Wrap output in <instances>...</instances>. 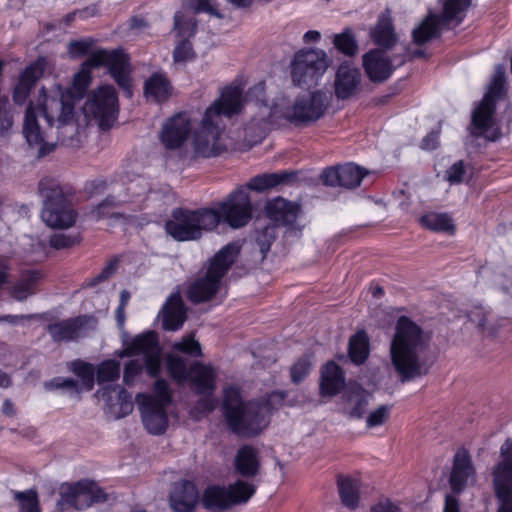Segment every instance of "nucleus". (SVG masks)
I'll use <instances>...</instances> for the list:
<instances>
[{
    "instance_id": "8fccbe9b",
    "label": "nucleus",
    "mask_w": 512,
    "mask_h": 512,
    "mask_svg": "<svg viewBox=\"0 0 512 512\" xmlns=\"http://www.w3.org/2000/svg\"><path fill=\"white\" fill-rule=\"evenodd\" d=\"M15 499L19 503V512H41L37 494L33 490L15 493Z\"/></svg>"
},
{
    "instance_id": "bf43d9fd",
    "label": "nucleus",
    "mask_w": 512,
    "mask_h": 512,
    "mask_svg": "<svg viewBox=\"0 0 512 512\" xmlns=\"http://www.w3.org/2000/svg\"><path fill=\"white\" fill-rule=\"evenodd\" d=\"M465 174V168L462 161L455 162L445 174V179L451 184H458L462 182Z\"/></svg>"
},
{
    "instance_id": "a18cd8bd",
    "label": "nucleus",
    "mask_w": 512,
    "mask_h": 512,
    "mask_svg": "<svg viewBox=\"0 0 512 512\" xmlns=\"http://www.w3.org/2000/svg\"><path fill=\"white\" fill-rule=\"evenodd\" d=\"M287 178L288 174L286 173L262 174L252 178L247 184L246 189L262 192L284 183Z\"/></svg>"
},
{
    "instance_id": "680f3d73",
    "label": "nucleus",
    "mask_w": 512,
    "mask_h": 512,
    "mask_svg": "<svg viewBox=\"0 0 512 512\" xmlns=\"http://www.w3.org/2000/svg\"><path fill=\"white\" fill-rule=\"evenodd\" d=\"M79 242V236H68L65 234H55L50 239V245L56 249L71 247Z\"/></svg>"
},
{
    "instance_id": "f03ea898",
    "label": "nucleus",
    "mask_w": 512,
    "mask_h": 512,
    "mask_svg": "<svg viewBox=\"0 0 512 512\" xmlns=\"http://www.w3.org/2000/svg\"><path fill=\"white\" fill-rule=\"evenodd\" d=\"M326 104L327 96L321 91L297 94L294 89H288L267 98L264 83H258L247 94V106L251 112L257 113L245 128L247 136H250L248 141L261 139L268 123L282 119L294 123L314 121L324 113Z\"/></svg>"
},
{
    "instance_id": "79ce46f5",
    "label": "nucleus",
    "mask_w": 512,
    "mask_h": 512,
    "mask_svg": "<svg viewBox=\"0 0 512 512\" xmlns=\"http://www.w3.org/2000/svg\"><path fill=\"white\" fill-rule=\"evenodd\" d=\"M338 489L342 503L348 508H354L359 498V482L349 477L338 479Z\"/></svg>"
},
{
    "instance_id": "338daca9",
    "label": "nucleus",
    "mask_w": 512,
    "mask_h": 512,
    "mask_svg": "<svg viewBox=\"0 0 512 512\" xmlns=\"http://www.w3.org/2000/svg\"><path fill=\"white\" fill-rule=\"evenodd\" d=\"M443 512H460L458 500L453 496L447 495Z\"/></svg>"
},
{
    "instance_id": "9d476101",
    "label": "nucleus",
    "mask_w": 512,
    "mask_h": 512,
    "mask_svg": "<svg viewBox=\"0 0 512 512\" xmlns=\"http://www.w3.org/2000/svg\"><path fill=\"white\" fill-rule=\"evenodd\" d=\"M166 365L174 381L188 382L198 394L210 395L216 387V371L210 365L196 362L187 369L184 359L172 354L166 356Z\"/></svg>"
},
{
    "instance_id": "f257e3e1",
    "label": "nucleus",
    "mask_w": 512,
    "mask_h": 512,
    "mask_svg": "<svg viewBox=\"0 0 512 512\" xmlns=\"http://www.w3.org/2000/svg\"><path fill=\"white\" fill-rule=\"evenodd\" d=\"M99 66H107L118 86L128 97L132 96L131 70L127 55L119 50H97L82 64L73 78L70 90L66 93L59 85L50 90H39L38 103L49 123H73L74 102L81 99L86 92L91 82V69Z\"/></svg>"
},
{
    "instance_id": "dca6fc26",
    "label": "nucleus",
    "mask_w": 512,
    "mask_h": 512,
    "mask_svg": "<svg viewBox=\"0 0 512 512\" xmlns=\"http://www.w3.org/2000/svg\"><path fill=\"white\" fill-rule=\"evenodd\" d=\"M209 209H215L221 221L232 228L245 226L252 217V204L246 188L239 187L224 200L214 203Z\"/></svg>"
},
{
    "instance_id": "393cba45",
    "label": "nucleus",
    "mask_w": 512,
    "mask_h": 512,
    "mask_svg": "<svg viewBox=\"0 0 512 512\" xmlns=\"http://www.w3.org/2000/svg\"><path fill=\"white\" fill-rule=\"evenodd\" d=\"M45 68V59L39 58L20 73L13 88V100L16 104L22 105L26 102L35 83L42 77Z\"/></svg>"
},
{
    "instance_id": "4be33fe9",
    "label": "nucleus",
    "mask_w": 512,
    "mask_h": 512,
    "mask_svg": "<svg viewBox=\"0 0 512 512\" xmlns=\"http://www.w3.org/2000/svg\"><path fill=\"white\" fill-rule=\"evenodd\" d=\"M94 327V319L76 317L49 325L48 332L55 341H70L85 336Z\"/></svg>"
},
{
    "instance_id": "bb28decb",
    "label": "nucleus",
    "mask_w": 512,
    "mask_h": 512,
    "mask_svg": "<svg viewBox=\"0 0 512 512\" xmlns=\"http://www.w3.org/2000/svg\"><path fill=\"white\" fill-rule=\"evenodd\" d=\"M70 369L80 378V384L70 378H58L51 381L50 386L56 388H67L74 390L76 393H79L83 390L89 391L93 388L95 381V369L92 364L81 360H75L71 362Z\"/></svg>"
},
{
    "instance_id": "49530a36",
    "label": "nucleus",
    "mask_w": 512,
    "mask_h": 512,
    "mask_svg": "<svg viewBox=\"0 0 512 512\" xmlns=\"http://www.w3.org/2000/svg\"><path fill=\"white\" fill-rule=\"evenodd\" d=\"M96 372L98 384L115 381L120 375V363L116 360H105L98 365Z\"/></svg>"
},
{
    "instance_id": "4d7b16f0",
    "label": "nucleus",
    "mask_w": 512,
    "mask_h": 512,
    "mask_svg": "<svg viewBox=\"0 0 512 512\" xmlns=\"http://www.w3.org/2000/svg\"><path fill=\"white\" fill-rule=\"evenodd\" d=\"M93 44L94 41L91 38L71 42L68 45V53L73 58L82 57L91 50Z\"/></svg>"
},
{
    "instance_id": "052dcab7",
    "label": "nucleus",
    "mask_w": 512,
    "mask_h": 512,
    "mask_svg": "<svg viewBox=\"0 0 512 512\" xmlns=\"http://www.w3.org/2000/svg\"><path fill=\"white\" fill-rule=\"evenodd\" d=\"M311 363L308 359H301L297 361L291 368L292 381L295 383L300 382L309 372Z\"/></svg>"
},
{
    "instance_id": "412c9836",
    "label": "nucleus",
    "mask_w": 512,
    "mask_h": 512,
    "mask_svg": "<svg viewBox=\"0 0 512 512\" xmlns=\"http://www.w3.org/2000/svg\"><path fill=\"white\" fill-rule=\"evenodd\" d=\"M365 174V171L361 167L353 163H347L338 167L325 169L321 174V179L322 182L328 186L355 188L360 185Z\"/></svg>"
},
{
    "instance_id": "473e14b6",
    "label": "nucleus",
    "mask_w": 512,
    "mask_h": 512,
    "mask_svg": "<svg viewBox=\"0 0 512 512\" xmlns=\"http://www.w3.org/2000/svg\"><path fill=\"white\" fill-rule=\"evenodd\" d=\"M172 86L163 73H153L144 83V96L148 101L164 102L172 95Z\"/></svg>"
},
{
    "instance_id": "20e7f679",
    "label": "nucleus",
    "mask_w": 512,
    "mask_h": 512,
    "mask_svg": "<svg viewBox=\"0 0 512 512\" xmlns=\"http://www.w3.org/2000/svg\"><path fill=\"white\" fill-rule=\"evenodd\" d=\"M428 336L409 318L397 320L389 345L390 363L402 382L421 378L428 374Z\"/></svg>"
},
{
    "instance_id": "3c124183",
    "label": "nucleus",
    "mask_w": 512,
    "mask_h": 512,
    "mask_svg": "<svg viewBox=\"0 0 512 512\" xmlns=\"http://www.w3.org/2000/svg\"><path fill=\"white\" fill-rule=\"evenodd\" d=\"M143 373V364L138 360H130L124 366L123 383L133 386L138 383Z\"/></svg>"
},
{
    "instance_id": "2f4dec72",
    "label": "nucleus",
    "mask_w": 512,
    "mask_h": 512,
    "mask_svg": "<svg viewBox=\"0 0 512 512\" xmlns=\"http://www.w3.org/2000/svg\"><path fill=\"white\" fill-rule=\"evenodd\" d=\"M265 212L270 220L278 224H290L297 217L298 206L279 197L267 202Z\"/></svg>"
},
{
    "instance_id": "6e6d98bb",
    "label": "nucleus",
    "mask_w": 512,
    "mask_h": 512,
    "mask_svg": "<svg viewBox=\"0 0 512 512\" xmlns=\"http://www.w3.org/2000/svg\"><path fill=\"white\" fill-rule=\"evenodd\" d=\"M216 404L215 399L205 397L196 403V405L191 409L190 414L194 419H200L214 410Z\"/></svg>"
},
{
    "instance_id": "de8ad7c7",
    "label": "nucleus",
    "mask_w": 512,
    "mask_h": 512,
    "mask_svg": "<svg viewBox=\"0 0 512 512\" xmlns=\"http://www.w3.org/2000/svg\"><path fill=\"white\" fill-rule=\"evenodd\" d=\"M391 409L387 405H380L376 409L370 411L365 418L366 429H375L383 426L390 417Z\"/></svg>"
},
{
    "instance_id": "7c9ffc66",
    "label": "nucleus",
    "mask_w": 512,
    "mask_h": 512,
    "mask_svg": "<svg viewBox=\"0 0 512 512\" xmlns=\"http://www.w3.org/2000/svg\"><path fill=\"white\" fill-rule=\"evenodd\" d=\"M163 328L176 331L182 327L186 320V309L180 294H172L161 311Z\"/></svg>"
},
{
    "instance_id": "864d4df0",
    "label": "nucleus",
    "mask_w": 512,
    "mask_h": 512,
    "mask_svg": "<svg viewBox=\"0 0 512 512\" xmlns=\"http://www.w3.org/2000/svg\"><path fill=\"white\" fill-rule=\"evenodd\" d=\"M333 42L335 47L346 55H352L356 52V41L348 32L336 35Z\"/></svg>"
},
{
    "instance_id": "e433bc0d",
    "label": "nucleus",
    "mask_w": 512,
    "mask_h": 512,
    "mask_svg": "<svg viewBox=\"0 0 512 512\" xmlns=\"http://www.w3.org/2000/svg\"><path fill=\"white\" fill-rule=\"evenodd\" d=\"M203 504L208 509L224 510L229 508L231 501L227 487L224 486H209L206 488L203 498Z\"/></svg>"
},
{
    "instance_id": "09e8293b",
    "label": "nucleus",
    "mask_w": 512,
    "mask_h": 512,
    "mask_svg": "<svg viewBox=\"0 0 512 512\" xmlns=\"http://www.w3.org/2000/svg\"><path fill=\"white\" fill-rule=\"evenodd\" d=\"M22 246L24 253L29 256L30 261L37 262L46 257V247L42 241L24 238Z\"/></svg>"
},
{
    "instance_id": "aec40b11",
    "label": "nucleus",
    "mask_w": 512,
    "mask_h": 512,
    "mask_svg": "<svg viewBox=\"0 0 512 512\" xmlns=\"http://www.w3.org/2000/svg\"><path fill=\"white\" fill-rule=\"evenodd\" d=\"M174 30L178 38L173 53V59L176 63H184L193 57L192 46L189 38L196 31V19L191 14H176Z\"/></svg>"
},
{
    "instance_id": "a878e982",
    "label": "nucleus",
    "mask_w": 512,
    "mask_h": 512,
    "mask_svg": "<svg viewBox=\"0 0 512 512\" xmlns=\"http://www.w3.org/2000/svg\"><path fill=\"white\" fill-rule=\"evenodd\" d=\"M371 395L358 384L349 383L342 397L341 411L352 419H360L365 414Z\"/></svg>"
},
{
    "instance_id": "58836bf2",
    "label": "nucleus",
    "mask_w": 512,
    "mask_h": 512,
    "mask_svg": "<svg viewBox=\"0 0 512 512\" xmlns=\"http://www.w3.org/2000/svg\"><path fill=\"white\" fill-rule=\"evenodd\" d=\"M41 278L38 271H28L23 274L21 279L14 285L11 295L16 300L22 301L34 293L35 286Z\"/></svg>"
},
{
    "instance_id": "2eb2a0df",
    "label": "nucleus",
    "mask_w": 512,
    "mask_h": 512,
    "mask_svg": "<svg viewBox=\"0 0 512 512\" xmlns=\"http://www.w3.org/2000/svg\"><path fill=\"white\" fill-rule=\"evenodd\" d=\"M40 193L45 197L41 218L47 226L66 229L75 223L76 213L58 187L48 190L43 183H40Z\"/></svg>"
},
{
    "instance_id": "5701e85b",
    "label": "nucleus",
    "mask_w": 512,
    "mask_h": 512,
    "mask_svg": "<svg viewBox=\"0 0 512 512\" xmlns=\"http://www.w3.org/2000/svg\"><path fill=\"white\" fill-rule=\"evenodd\" d=\"M97 396L105 403L108 413L116 419L127 416L133 410L131 395L120 385L104 387L97 392Z\"/></svg>"
},
{
    "instance_id": "f3484780",
    "label": "nucleus",
    "mask_w": 512,
    "mask_h": 512,
    "mask_svg": "<svg viewBox=\"0 0 512 512\" xmlns=\"http://www.w3.org/2000/svg\"><path fill=\"white\" fill-rule=\"evenodd\" d=\"M39 115H42L45 118L47 124L51 127L54 125H56L57 128L68 126L74 129V125L72 122L70 124L61 125L58 122L49 123L44 112L42 111L41 106L38 103V97L29 103L24 115L23 135L28 145L35 149L39 156H44L54 149V145L46 141V131L39 124Z\"/></svg>"
},
{
    "instance_id": "4c0bfd02",
    "label": "nucleus",
    "mask_w": 512,
    "mask_h": 512,
    "mask_svg": "<svg viewBox=\"0 0 512 512\" xmlns=\"http://www.w3.org/2000/svg\"><path fill=\"white\" fill-rule=\"evenodd\" d=\"M471 2L472 0H441L442 20L446 23L455 22L459 24L464 19Z\"/></svg>"
},
{
    "instance_id": "9b49d317",
    "label": "nucleus",
    "mask_w": 512,
    "mask_h": 512,
    "mask_svg": "<svg viewBox=\"0 0 512 512\" xmlns=\"http://www.w3.org/2000/svg\"><path fill=\"white\" fill-rule=\"evenodd\" d=\"M59 499L57 508L60 511L68 509L82 510L95 502L105 500L102 489L91 480H81L74 483H63L58 489Z\"/></svg>"
},
{
    "instance_id": "6e6552de",
    "label": "nucleus",
    "mask_w": 512,
    "mask_h": 512,
    "mask_svg": "<svg viewBox=\"0 0 512 512\" xmlns=\"http://www.w3.org/2000/svg\"><path fill=\"white\" fill-rule=\"evenodd\" d=\"M154 395L139 393L136 403L145 429L153 435L163 434L168 427L167 408L172 402V393L165 380L158 379L153 386Z\"/></svg>"
},
{
    "instance_id": "39448f33",
    "label": "nucleus",
    "mask_w": 512,
    "mask_h": 512,
    "mask_svg": "<svg viewBox=\"0 0 512 512\" xmlns=\"http://www.w3.org/2000/svg\"><path fill=\"white\" fill-rule=\"evenodd\" d=\"M283 401V395L273 392L266 398L243 402L237 387L223 391V411L230 429L240 435L254 436L264 430L272 411Z\"/></svg>"
},
{
    "instance_id": "7ed1b4c3",
    "label": "nucleus",
    "mask_w": 512,
    "mask_h": 512,
    "mask_svg": "<svg viewBox=\"0 0 512 512\" xmlns=\"http://www.w3.org/2000/svg\"><path fill=\"white\" fill-rule=\"evenodd\" d=\"M243 104L240 87L228 86L222 89L219 98L206 108L200 123L191 134V145L196 156L215 157L225 151L222 120L240 112Z\"/></svg>"
},
{
    "instance_id": "0e129e2a",
    "label": "nucleus",
    "mask_w": 512,
    "mask_h": 512,
    "mask_svg": "<svg viewBox=\"0 0 512 512\" xmlns=\"http://www.w3.org/2000/svg\"><path fill=\"white\" fill-rule=\"evenodd\" d=\"M128 190L133 194L140 196L147 190V183L144 179L139 178L136 182L129 185Z\"/></svg>"
},
{
    "instance_id": "e2e57ef3",
    "label": "nucleus",
    "mask_w": 512,
    "mask_h": 512,
    "mask_svg": "<svg viewBox=\"0 0 512 512\" xmlns=\"http://www.w3.org/2000/svg\"><path fill=\"white\" fill-rule=\"evenodd\" d=\"M371 512H402L400 507L389 499L380 500L371 507Z\"/></svg>"
},
{
    "instance_id": "ddd939ff",
    "label": "nucleus",
    "mask_w": 512,
    "mask_h": 512,
    "mask_svg": "<svg viewBox=\"0 0 512 512\" xmlns=\"http://www.w3.org/2000/svg\"><path fill=\"white\" fill-rule=\"evenodd\" d=\"M87 117L97 121L102 129L110 128L117 120L119 104L117 93L110 85H102L94 90L84 105Z\"/></svg>"
},
{
    "instance_id": "cd10ccee",
    "label": "nucleus",
    "mask_w": 512,
    "mask_h": 512,
    "mask_svg": "<svg viewBox=\"0 0 512 512\" xmlns=\"http://www.w3.org/2000/svg\"><path fill=\"white\" fill-rule=\"evenodd\" d=\"M199 502V492L194 483L181 480L170 492V506L174 512H192Z\"/></svg>"
},
{
    "instance_id": "b1692460",
    "label": "nucleus",
    "mask_w": 512,
    "mask_h": 512,
    "mask_svg": "<svg viewBox=\"0 0 512 512\" xmlns=\"http://www.w3.org/2000/svg\"><path fill=\"white\" fill-rule=\"evenodd\" d=\"M361 83V73L350 62H343L337 69L334 79V93L338 99L345 100L357 94Z\"/></svg>"
},
{
    "instance_id": "774afa93",
    "label": "nucleus",
    "mask_w": 512,
    "mask_h": 512,
    "mask_svg": "<svg viewBox=\"0 0 512 512\" xmlns=\"http://www.w3.org/2000/svg\"><path fill=\"white\" fill-rule=\"evenodd\" d=\"M438 143V134L437 133H431L427 135L423 141H422V148L431 150L436 148Z\"/></svg>"
},
{
    "instance_id": "72a5a7b5",
    "label": "nucleus",
    "mask_w": 512,
    "mask_h": 512,
    "mask_svg": "<svg viewBox=\"0 0 512 512\" xmlns=\"http://www.w3.org/2000/svg\"><path fill=\"white\" fill-rule=\"evenodd\" d=\"M234 468L243 477L255 476L260 468L257 450L249 445L239 448L234 459Z\"/></svg>"
},
{
    "instance_id": "13d9d810",
    "label": "nucleus",
    "mask_w": 512,
    "mask_h": 512,
    "mask_svg": "<svg viewBox=\"0 0 512 512\" xmlns=\"http://www.w3.org/2000/svg\"><path fill=\"white\" fill-rule=\"evenodd\" d=\"M188 7L191 11L178 12L177 14H191L194 16V13L207 12L217 15L212 0H188Z\"/></svg>"
},
{
    "instance_id": "ea45409f",
    "label": "nucleus",
    "mask_w": 512,
    "mask_h": 512,
    "mask_svg": "<svg viewBox=\"0 0 512 512\" xmlns=\"http://www.w3.org/2000/svg\"><path fill=\"white\" fill-rule=\"evenodd\" d=\"M231 505L245 504L254 495L256 487L249 481L238 479L228 487Z\"/></svg>"
},
{
    "instance_id": "f704fd0d",
    "label": "nucleus",
    "mask_w": 512,
    "mask_h": 512,
    "mask_svg": "<svg viewBox=\"0 0 512 512\" xmlns=\"http://www.w3.org/2000/svg\"><path fill=\"white\" fill-rule=\"evenodd\" d=\"M344 375L339 366L327 363L321 374L320 390L323 396H334L344 387Z\"/></svg>"
},
{
    "instance_id": "0eeeda50",
    "label": "nucleus",
    "mask_w": 512,
    "mask_h": 512,
    "mask_svg": "<svg viewBox=\"0 0 512 512\" xmlns=\"http://www.w3.org/2000/svg\"><path fill=\"white\" fill-rule=\"evenodd\" d=\"M505 83V69L497 66L482 101L472 112L471 133L490 141L497 140L500 135L499 125L494 117L496 99L502 93Z\"/></svg>"
},
{
    "instance_id": "c03bdc74",
    "label": "nucleus",
    "mask_w": 512,
    "mask_h": 512,
    "mask_svg": "<svg viewBox=\"0 0 512 512\" xmlns=\"http://www.w3.org/2000/svg\"><path fill=\"white\" fill-rule=\"evenodd\" d=\"M439 29V20L435 14L428 16L413 30V39L416 43L422 44L433 38Z\"/></svg>"
},
{
    "instance_id": "4468645a",
    "label": "nucleus",
    "mask_w": 512,
    "mask_h": 512,
    "mask_svg": "<svg viewBox=\"0 0 512 512\" xmlns=\"http://www.w3.org/2000/svg\"><path fill=\"white\" fill-rule=\"evenodd\" d=\"M492 475L499 501L497 512H512V439H507L501 445Z\"/></svg>"
},
{
    "instance_id": "c9c22d12",
    "label": "nucleus",
    "mask_w": 512,
    "mask_h": 512,
    "mask_svg": "<svg viewBox=\"0 0 512 512\" xmlns=\"http://www.w3.org/2000/svg\"><path fill=\"white\" fill-rule=\"evenodd\" d=\"M371 37L374 43L386 48L391 47L395 43L396 37L393 31L391 17L388 12L380 15L377 25L371 31Z\"/></svg>"
},
{
    "instance_id": "a211bd4d",
    "label": "nucleus",
    "mask_w": 512,
    "mask_h": 512,
    "mask_svg": "<svg viewBox=\"0 0 512 512\" xmlns=\"http://www.w3.org/2000/svg\"><path fill=\"white\" fill-rule=\"evenodd\" d=\"M330 60L323 50L310 49L295 54L291 64L294 84H309L320 78L327 70Z\"/></svg>"
},
{
    "instance_id": "a19ab883",
    "label": "nucleus",
    "mask_w": 512,
    "mask_h": 512,
    "mask_svg": "<svg viewBox=\"0 0 512 512\" xmlns=\"http://www.w3.org/2000/svg\"><path fill=\"white\" fill-rule=\"evenodd\" d=\"M369 355V339L364 331H358L349 341V356L355 364L363 363Z\"/></svg>"
},
{
    "instance_id": "69168bd1",
    "label": "nucleus",
    "mask_w": 512,
    "mask_h": 512,
    "mask_svg": "<svg viewBox=\"0 0 512 512\" xmlns=\"http://www.w3.org/2000/svg\"><path fill=\"white\" fill-rule=\"evenodd\" d=\"M498 285L507 293L512 294V270L498 279Z\"/></svg>"
},
{
    "instance_id": "c85d7f7f",
    "label": "nucleus",
    "mask_w": 512,
    "mask_h": 512,
    "mask_svg": "<svg viewBox=\"0 0 512 512\" xmlns=\"http://www.w3.org/2000/svg\"><path fill=\"white\" fill-rule=\"evenodd\" d=\"M362 62L366 75L373 82L385 81L393 72L390 59L380 49H372L365 53Z\"/></svg>"
},
{
    "instance_id": "5fc2aeb1",
    "label": "nucleus",
    "mask_w": 512,
    "mask_h": 512,
    "mask_svg": "<svg viewBox=\"0 0 512 512\" xmlns=\"http://www.w3.org/2000/svg\"><path fill=\"white\" fill-rule=\"evenodd\" d=\"M13 126V114L6 99H0V134L6 135Z\"/></svg>"
},
{
    "instance_id": "423d86ee",
    "label": "nucleus",
    "mask_w": 512,
    "mask_h": 512,
    "mask_svg": "<svg viewBox=\"0 0 512 512\" xmlns=\"http://www.w3.org/2000/svg\"><path fill=\"white\" fill-rule=\"evenodd\" d=\"M221 223V216L209 207L197 210L176 209L165 224V230L176 241H193Z\"/></svg>"
},
{
    "instance_id": "603ef678",
    "label": "nucleus",
    "mask_w": 512,
    "mask_h": 512,
    "mask_svg": "<svg viewBox=\"0 0 512 512\" xmlns=\"http://www.w3.org/2000/svg\"><path fill=\"white\" fill-rule=\"evenodd\" d=\"M172 348L176 351L186 353L191 356H200L201 355L200 344L191 335L182 338V340H180L178 342H175L172 345Z\"/></svg>"
},
{
    "instance_id": "f8f14e48",
    "label": "nucleus",
    "mask_w": 512,
    "mask_h": 512,
    "mask_svg": "<svg viewBox=\"0 0 512 512\" xmlns=\"http://www.w3.org/2000/svg\"><path fill=\"white\" fill-rule=\"evenodd\" d=\"M120 358L142 355L145 369L149 376L157 377L161 370V349L157 336L154 332L148 331L137 335L134 338L123 339V348L116 352Z\"/></svg>"
},
{
    "instance_id": "6ab92c4d",
    "label": "nucleus",
    "mask_w": 512,
    "mask_h": 512,
    "mask_svg": "<svg viewBox=\"0 0 512 512\" xmlns=\"http://www.w3.org/2000/svg\"><path fill=\"white\" fill-rule=\"evenodd\" d=\"M194 126L188 113H179L168 119L162 127L160 139L168 149L180 147L188 136L191 137Z\"/></svg>"
},
{
    "instance_id": "c756f323",
    "label": "nucleus",
    "mask_w": 512,
    "mask_h": 512,
    "mask_svg": "<svg viewBox=\"0 0 512 512\" xmlns=\"http://www.w3.org/2000/svg\"><path fill=\"white\" fill-rule=\"evenodd\" d=\"M475 478V470L471 458L465 451L456 453L453 468L450 475V484L454 491L462 490L466 485L472 483Z\"/></svg>"
},
{
    "instance_id": "1a4fd4ad",
    "label": "nucleus",
    "mask_w": 512,
    "mask_h": 512,
    "mask_svg": "<svg viewBox=\"0 0 512 512\" xmlns=\"http://www.w3.org/2000/svg\"><path fill=\"white\" fill-rule=\"evenodd\" d=\"M238 253L239 247L236 244L223 247L211 260L206 275L190 285L187 292L188 298L194 303L211 299L219 291L221 279Z\"/></svg>"
},
{
    "instance_id": "37998d69",
    "label": "nucleus",
    "mask_w": 512,
    "mask_h": 512,
    "mask_svg": "<svg viewBox=\"0 0 512 512\" xmlns=\"http://www.w3.org/2000/svg\"><path fill=\"white\" fill-rule=\"evenodd\" d=\"M420 222L426 228L437 231L453 233L455 226L447 214L444 213H428L421 217Z\"/></svg>"
}]
</instances>
